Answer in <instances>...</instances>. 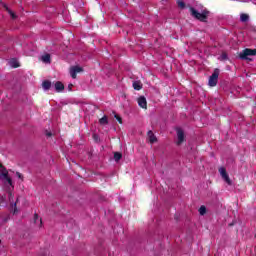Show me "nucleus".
Here are the masks:
<instances>
[{
  "label": "nucleus",
  "mask_w": 256,
  "mask_h": 256,
  "mask_svg": "<svg viewBox=\"0 0 256 256\" xmlns=\"http://www.w3.org/2000/svg\"><path fill=\"white\" fill-rule=\"evenodd\" d=\"M191 15L194 19L201 21L202 23H207V19L209 17V11L207 9L202 10V12L197 11L195 8H190Z\"/></svg>",
  "instance_id": "1"
},
{
  "label": "nucleus",
  "mask_w": 256,
  "mask_h": 256,
  "mask_svg": "<svg viewBox=\"0 0 256 256\" xmlns=\"http://www.w3.org/2000/svg\"><path fill=\"white\" fill-rule=\"evenodd\" d=\"M0 179L2 181H6L8 185L13 187V180L9 177V170L3 166V164L0 163Z\"/></svg>",
  "instance_id": "2"
},
{
  "label": "nucleus",
  "mask_w": 256,
  "mask_h": 256,
  "mask_svg": "<svg viewBox=\"0 0 256 256\" xmlns=\"http://www.w3.org/2000/svg\"><path fill=\"white\" fill-rule=\"evenodd\" d=\"M254 55H256V49L246 48L242 52L239 53V57L243 61L249 60V57H254Z\"/></svg>",
  "instance_id": "3"
},
{
  "label": "nucleus",
  "mask_w": 256,
  "mask_h": 256,
  "mask_svg": "<svg viewBox=\"0 0 256 256\" xmlns=\"http://www.w3.org/2000/svg\"><path fill=\"white\" fill-rule=\"evenodd\" d=\"M219 68L214 69V72L209 77L208 85L209 87H215L219 81Z\"/></svg>",
  "instance_id": "4"
},
{
  "label": "nucleus",
  "mask_w": 256,
  "mask_h": 256,
  "mask_svg": "<svg viewBox=\"0 0 256 256\" xmlns=\"http://www.w3.org/2000/svg\"><path fill=\"white\" fill-rule=\"evenodd\" d=\"M219 173L227 185H232L231 178H229V174H227V170L224 167L219 169Z\"/></svg>",
  "instance_id": "5"
},
{
  "label": "nucleus",
  "mask_w": 256,
  "mask_h": 256,
  "mask_svg": "<svg viewBox=\"0 0 256 256\" xmlns=\"http://www.w3.org/2000/svg\"><path fill=\"white\" fill-rule=\"evenodd\" d=\"M177 145H181V143H183V141H185V132H183V129L181 128H177Z\"/></svg>",
  "instance_id": "6"
},
{
  "label": "nucleus",
  "mask_w": 256,
  "mask_h": 256,
  "mask_svg": "<svg viewBox=\"0 0 256 256\" xmlns=\"http://www.w3.org/2000/svg\"><path fill=\"white\" fill-rule=\"evenodd\" d=\"M81 71H83V68H81L79 66H73L70 69V75H71L72 79H77V73H81Z\"/></svg>",
  "instance_id": "7"
},
{
  "label": "nucleus",
  "mask_w": 256,
  "mask_h": 256,
  "mask_svg": "<svg viewBox=\"0 0 256 256\" xmlns=\"http://www.w3.org/2000/svg\"><path fill=\"white\" fill-rule=\"evenodd\" d=\"M138 105L139 107H142V109H147V99L145 96H140L138 98Z\"/></svg>",
  "instance_id": "8"
},
{
  "label": "nucleus",
  "mask_w": 256,
  "mask_h": 256,
  "mask_svg": "<svg viewBox=\"0 0 256 256\" xmlns=\"http://www.w3.org/2000/svg\"><path fill=\"white\" fill-rule=\"evenodd\" d=\"M54 87H55V91H57V93H61V91L65 90V85H63V83L61 81H57L54 84Z\"/></svg>",
  "instance_id": "9"
},
{
  "label": "nucleus",
  "mask_w": 256,
  "mask_h": 256,
  "mask_svg": "<svg viewBox=\"0 0 256 256\" xmlns=\"http://www.w3.org/2000/svg\"><path fill=\"white\" fill-rule=\"evenodd\" d=\"M148 138L151 144L157 143V136L153 133V131H148Z\"/></svg>",
  "instance_id": "10"
},
{
  "label": "nucleus",
  "mask_w": 256,
  "mask_h": 256,
  "mask_svg": "<svg viewBox=\"0 0 256 256\" xmlns=\"http://www.w3.org/2000/svg\"><path fill=\"white\" fill-rule=\"evenodd\" d=\"M42 87H43L44 91H49V89H51V81H49V80L43 81Z\"/></svg>",
  "instance_id": "11"
},
{
  "label": "nucleus",
  "mask_w": 256,
  "mask_h": 256,
  "mask_svg": "<svg viewBox=\"0 0 256 256\" xmlns=\"http://www.w3.org/2000/svg\"><path fill=\"white\" fill-rule=\"evenodd\" d=\"M133 87L136 91H141V89H143V84H141V81H134Z\"/></svg>",
  "instance_id": "12"
},
{
  "label": "nucleus",
  "mask_w": 256,
  "mask_h": 256,
  "mask_svg": "<svg viewBox=\"0 0 256 256\" xmlns=\"http://www.w3.org/2000/svg\"><path fill=\"white\" fill-rule=\"evenodd\" d=\"M121 159H123V154L121 152H114V161H116V163H119Z\"/></svg>",
  "instance_id": "13"
},
{
  "label": "nucleus",
  "mask_w": 256,
  "mask_h": 256,
  "mask_svg": "<svg viewBox=\"0 0 256 256\" xmlns=\"http://www.w3.org/2000/svg\"><path fill=\"white\" fill-rule=\"evenodd\" d=\"M43 63H51V55L50 54H45L41 57Z\"/></svg>",
  "instance_id": "14"
},
{
  "label": "nucleus",
  "mask_w": 256,
  "mask_h": 256,
  "mask_svg": "<svg viewBox=\"0 0 256 256\" xmlns=\"http://www.w3.org/2000/svg\"><path fill=\"white\" fill-rule=\"evenodd\" d=\"M99 123L101 125H109V118H107V116H103L102 118L99 119Z\"/></svg>",
  "instance_id": "15"
},
{
  "label": "nucleus",
  "mask_w": 256,
  "mask_h": 256,
  "mask_svg": "<svg viewBox=\"0 0 256 256\" xmlns=\"http://www.w3.org/2000/svg\"><path fill=\"white\" fill-rule=\"evenodd\" d=\"M4 9H6V11L12 17V19H16L17 18V15L14 12H12L11 9H9V7H7V5H4Z\"/></svg>",
  "instance_id": "16"
},
{
  "label": "nucleus",
  "mask_w": 256,
  "mask_h": 256,
  "mask_svg": "<svg viewBox=\"0 0 256 256\" xmlns=\"http://www.w3.org/2000/svg\"><path fill=\"white\" fill-rule=\"evenodd\" d=\"M240 21H242V23H247V21H249V15L241 14Z\"/></svg>",
  "instance_id": "17"
},
{
  "label": "nucleus",
  "mask_w": 256,
  "mask_h": 256,
  "mask_svg": "<svg viewBox=\"0 0 256 256\" xmlns=\"http://www.w3.org/2000/svg\"><path fill=\"white\" fill-rule=\"evenodd\" d=\"M114 114V118L118 120V123L123 124V118H121V116H119V114H117L116 112H113Z\"/></svg>",
  "instance_id": "18"
},
{
  "label": "nucleus",
  "mask_w": 256,
  "mask_h": 256,
  "mask_svg": "<svg viewBox=\"0 0 256 256\" xmlns=\"http://www.w3.org/2000/svg\"><path fill=\"white\" fill-rule=\"evenodd\" d=\"M198 211L200 215H205V213H207V208L202 205Z\"/></svg>",
  "instance_id": "19"
},
{
  "label": "nucleus",
  "mask_w": 256,
  "mask_h": 256,
  "mask_svg": "<svg viewBox=\"0 0 256 256\" xmlns=\"http://www.w3.org/2000/svg\"><path fill=\"white\" fill-rule=\"evenodd\" d=\"M177 5L180 9H185V2L177 0Z\"/></svg>",
  "instance_id": "20"
},
{
  "label": "nucleus",
  "mask_w": 256,
  "mask_h": 256,
  "mask_svg": "<svg viewBox=\"0 0 256 256\" xmlns=\"http://www.w3.org/2000/svg\"><path fill=\"white\" fill-rule=\"evenodd\" d=\"M10 65L11 67L17 68L19 67V62H17V60H11Z\"/></svg>",
  "instance_id": "21"
},
{
  "label": "nucleus",
  "mask_w": 256,
  "mask_h": 256,
  "mask_svg": "<svg viewBox=\"0 0 256 256\" xmlns=\"http://www.w3.org/2000/svg\"><path fill=\"white\" fill-rule=\"evenodd\" d=\"M16 175L19 179H23V175H21V173L17 172Z\"/></svg>",
  "instance_id": "22"
},
{
  "label": "nucleus",
  "mask_w": 256,
  "mask_h": 256,
  "mask_svg": "<svg viewBox=\"0 0 256 256\" xmlns=\"http://www.w3.org/2000/svg\"><path fill=\"white\" fill-rule=\"evenodd\" d=\"M221 57H222L223 60H225V59H227V54H226V53H223V54L221 55Z\"/></svg>",
  "instance_id": "23"
},
{
  "label": "nucleus",
  "mask_w": 256,
  "mask_h": 256,
  "mask_svg": "<svg viewBox=\"0 0 256 256\" xmlns=\"http://www.w3.org/2000/svg\"><path fill=\"white\" fill-rule=\"evenodd\" d=\"M72 88H73V84H69V85H68L69 91H71Z\"/></svg>",
  "instance_id": "24"
},
{
  "label": "nucleus",
  "mask_w": 256,
  "mask_h": 256,
  "mask_svg": "<svg viewBox=\"0 0 256 256\" xmlns=\"http://www.w3.org/2000/svg\"><path fill=\"white\" fill-rule=\"evenodd\" d=\"M14 213H17V204H14Z\"/></svg>",
  "instance_id": "25"
},
{
  "label": "nucleus",
  "mask_w": 256,
  "mask_h": 256,
  "mask_svg": "<svg viewBox=\"0 0 256 256\" xmlns=\"http://www.w3.org/2000/svg\"><path fill=\"white\" fill-rule=\"evenodd\" d=\"M34 219H39V215L35 214Z\"/></svg>",
  "instance_id": "26"
},
{
  "label": "nucleus",
  "mask_w": 256,
  "mask_h": 256,
  "mask_svg": "<svg viewBox=\"0 0 256 256\" xmlns=\"http://www.w3.org/2000/svg\"><path fill=\"white\" fill-rule=\"evenodd\" d=\"M46 135H47V137H51L52 134L50 132H48Z\"/></svg>",
  "instance_id": "27"
},
{
  "label": "nucleus",
  "mask_w": 256,
  "mask_h": 256,
  "mask_svg": "<svg viewBox=\"0 0 256 256\" xmlns=\"http://www.w3.org/2000/svg\"><path fill=\"white\" fill-rule=\"evenodd\" d=\"M93 137H94V139H97V134H94Z\"/></svg>",
  "instance_id": "28"
}]
</instances>
